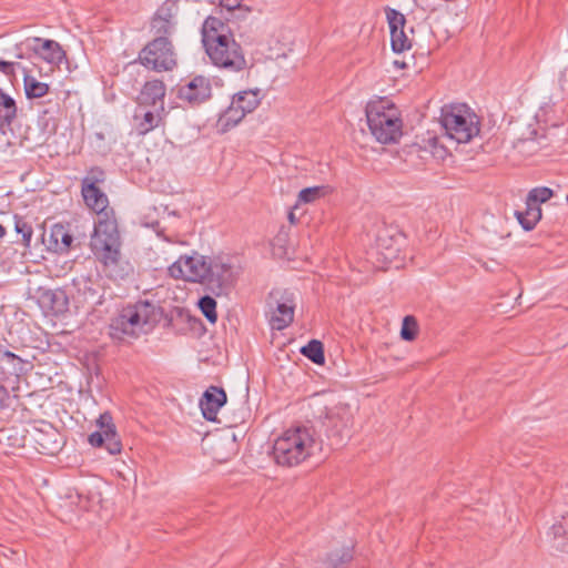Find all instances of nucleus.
<instances>
[{
    "label": "nucleus",
    "mask_w": 568,
    "mask_h": 568,
    "mask_svg": "<svg viewBox=\"0 0 568 568\" xmlns=\"http://www.w3.org/2000/svg\"><path fill=\"white\" fill-rule=\"evenodd\" d=\"M164 316L163 308L149 301H138L123 307L111 320L110 335L123 339L125 336L138 337L151 331Z\"/></svg>",
    "instance_id": "obj_1"
},
{
    "label": "nucleus",
    "mask_w": 568,
    "mask_h": 568,
    "mask_svg": "<svg viewBox=\"0 0 568 568\" xmlns=\"http://www.w3.org/2000/svg\"><path fill=\"white\" fill-rule=\"evenodd\" d=\"M372 135L382 144L398 142L403 134V120L397 106L386 97L369 101L365 108Z\"/></svg>",
    "instance_id": "obj_2"
},
{
    "label": "nucleus",
    "mask_w": 568,
    "mask_h": 568,
    "mask_svg": "<svg viewBox=\"0 0 568 568\" xmlns=\"http://www.w3.org/2000/svg\"><path fill=\"white\" fill-rule=\"evenodd\" d=\"M314 443L312 428L306 426L291 427L274 442L273 458L280 466H297L311 455Z\"/></svg>",
    "instance_id": "obj_3"
},
{
    "label": "nucleus",
    "mask_w": 568,
    "mask_h": 568,
    "mask_svg": "<svg viewBox=\"0 0 568 568\" xmlns=\"http://www.w3.org/2000/svg\"><path fill=\"white\" fill-rule=\"evenodd\" d=\"M121 246L116 221H97L94 223L90 247L105 270L110 272L116 270L122 258Z\"/></svg>",
    "instance_id": "obj_4"
},
{
    "label": "nucleus",
    "mask_w": 568,
    "mask_h": 568,
    "mask_svg": "<svg viewBox=\"0 0 568 568\" xmlns=\"http://www.w3.org/2000/svg\"><path fill=\"white\" fill-rule=\"evenodd\" d=\"M105 181V171L101 166H91L81 181V195L87 207L98 215L97 221H116L114 209L109 205V197L101 189Z\"/></svg>",
    "instance_id": "obj_5"
},
{
    "label": "nucleus",
    "mask_w": 568,
    "mask_h": 568,
    "mask_svg": "<svg viewBox=\"0 0 568 568\" xmlns=\"http://www.w3.org/2000/svg\"><path fill=\"white\" fill-rule=\"evenodd\" d=\"M440 123L445 135L457 143L469 142L480 131L478 116L465 104L445 105Z\"/></svg>",
    "instance_id": "obj_6"
},
{
    "label": "nucleus",
    "mask_w": 568,
    "mask_h": 568,
    "mask_svg": "<svg viewBox=\"0 0 568 568\" xmlns=\"http://www.w3.org/2000/svg\"><path fill=\"white\" fill-rule=\"evenodd\" d=\"M204 48L211 62L217 68L240 72L247 67L242 47L235 41L233 34L216 37L212 43L204 45Z\"/></svg>",
    "instance_id": "obj_7"
},
{
    "label": "nucleus",
    "mask_w": 568,
    "mask_h": 568,
    "mask_svg": "<svg viewBox=\"0 0 568 568\" xmlns=\"http://www.w3.org/2000/svg\"><path fill=\"white\" fill-rule=\"evenodd\" d=\"M138 61L154 72L172 71L178 65V52L173 40L152 38L140 50Z\"/></svg>",
    "instance_id": "obj_8"
},
{
    "label": "nucleus",
    "mask_w": 568,
    "mask_h": 568,
    "mask_svg": "<svg viewBox=\"0 0 568 568\" xmlns=\"http://www.w3.org/2000/svg\"><path fill=\"white\" fill-rule=\"evenodd\" d=\"M260 89L244 90L232 97L231 104L220 114L217 126L222 132L237 125L246 114L252 113L261 103Z\"/></svg>",
    "instance_id": "obj_9"
},
{
    "label": "nucleus",
    "mask_w": 568,
    "mask_h": 568,
    "mask_svg": "<svg viewBox=\"0 0 568 568\" xmlns=\"http://www.w3.org/2000/svg\"><path fill=\"white\" fill-rule=\"evenodd\" d=\"M29 446L42 455L53 456L63 445L62 434L51 423L45 420L30 422Z\"/></svg>",
    "instance_id": "obj_10"
},
{
    "label": "nucleus",
    "mask_w": 568,
    "mask_h": 568,
    "mask_svg": "<svg viewBox=\"0 0 568 568\" xmlns=\"http://www.w3.org/2000/svg\"><path fill=\"white\" fill-rule=\"evenodd\" d=\"M179 0H165L150 18L152 38L172 40L178 28Z\"/></svg>",
    "instance_id": "obj_11"
},
{
    "label": "nucleus",
    "mask_w": 568,
    "mask_h": 568,
    "mask_svg": "<svg viewBox=\"0 0 568 568\" xmlns=\"http://www.w3.org/2000/svg\"><path fill=\"white\" fill-rule=\"evenodd\" d=\"M203 285L215 295L226 293L234 282L233 267L221 256L207 257Z\"/></svg>",
    "instance_id": "obj_12"
},
{
    "label": "nucleus",
    "mask_w": 568,
    "mask_h": 568,
    "mask_svg": "<svg viewBox=\"0 0 568 568\" xmlns=\"http://www.w3.org/2000/svg\"><path fill=\"white\" fill-rule=\"evenodd\" d=\"M207 257L197 253L190 256H180L178 261L169 266V274L175 280H184L203 285Z\"/></svg>",
    "instance_id": "obj_13"
},
{
    "label": "nucleus",
    "mask_w": 568,
    "mask_h": 568,
    "mask_svg": "<svg viewBox=\"0 0 568 568\" xmlns=\"http://www.w3.org/2000/svg\"><path fill=\"white\" fill-rule=\"evenodd\" d=\"M99 430L89 435L88 442L92 447H104L111 455L120 454L122 443L118 435L113 417L109 412L102 413L97 419Z\"/></svg>",
    "instance_id": "obj_14"
},
{
    "label": "nucleus",
    "mask_w": 568,
    "mask_h": 568,
    "mask_svg": "<svg viewBox=\"0 0 568 568\" xmlns=\"http://www.w3.org/2000/svg\"><path fill=\"white\" fill-rule=\"evenodd\" d=\"M323 426L326 436L332 440V445L339 446L344 439L349 437V427L352 426V416L347 408L335 407L326 413Z\"/></svg>",
    "instance_id": "obj_15"
},
{
    "label": "nucleus",
    "mask_w": 568,
    "mask_h": 568,
    "mask_svg": "<svg viewBox=\"0 0 568 568\" xmlns=\"http://www.w3.org/2000/svg\"><path fill=\"white\" fill-rule=\"evenodd\" d=\"M404 236L392 227H384L378 231L376 237V252L385 263H393L399 258Z\"/></svg>",
    "instance_id": "obj_16"
},
{
    "label": "nucleus",
    "mask_w": 568,
    "mask_h": 568,
    "mask_svg": "<svg viewBox=\"0 0 568 568\" xmlns=\"http://www.w3.org/2000/svg\"><path fill=\"white\" fill-rule=\"evenodd\" d=\"M212 85L209 78L195 75L184 84L178 85V98L191 105H199L211 98Z\"/></svg>",
    "instance_id": "obj_17"
},
{
    "label": "nucleus",
    "mask_w": 568,
    "mask_h": 568,
    "mask_svg": "<svg viewBox=\"0 0 568 568\" xmlns=\"http://www.w3.org/2000/svg\"><path fill=\"white\" fill-rule=\"evenodd\" d=\"M386 18L390 30V47L395 53H402L412 48V41L404 28L406 18L403 13L393 8L385 9Z\"/></svg>",
    "instance_id": "obj_18"
},
{
    "label": "nucleus",
    "mask_w": 568,
    "mask_h": 568,
    "mask_svg": "<svg viewBox=\"0 0 568 568\" xmlns=\"http://www.w3.org/2000/svg\"><path fill=\"white\" fill-rule=\"evenodd\" d=\"M30 367L28 361L0 345V379L17 382Z\"/></svg>",
    "instance_id": "obj_19"
},
{
    "label": "nucleus",
    "mask_w": 568,
    "mask_h": 568,
    "mask_svg": "<svg viewBox=\"0 0 568 568\" xmlns=\"http://www.w3.org/2000/svg\"><path fill=\"white\" fill-rule=\"evenodd\" d=\"M226 393L222 387L210 386L200 399V408L206 420L215 422L219 409L226 403Z\"/></svg>",
    "instance_id": "obj_20"
},
{
    "label": "nucleus",
    "mask_w": 568,
    "mask_h": 568,
    "mask_svg": "<svg viewBox=\"0 0 568 568\" xmlns=\"http://www.w3.org/2000/svg\"><path fill=\"white\" fill-rule=\"evenodd\" d=\"M164 317L166 320V326L179 334L193 331L196 325L201 324L200 318L191 315V313L183 307H173Z\"/></svg>",
    "instance_id": "obj_21"
},
{
    "label": "nucleus",
    "mask_w": 568,
    "mask_h": 568,
    "mask_svg": "<svg viewBox=\"0 0 568 568\" xmlns=\"http://www.w3.org/2000/svg\"><path fill=\"white\" fill-rule=\"evenodd\" d=\"M282 298V302H276V308L271 317V326L277 331L286 328L294 321L293 294L285 292Z\"/></svg>",
    "instance_id": "obj_22"
},
{
    "label": "nucleus",
    "mask_w": 568,
    "mask_h": 568,
    "mask_svg": "<svg viewBox=\"0 0 568 568\" xmlns=\"http://www.w3.org/2000/svg\"><path fill=\"white\" fill-rule=\"evenodd\" d=\"M32 50L36 54L51 64H60L65 59L61 44L54 40L33 38Z\"/></svg>",
    "instance_id": "obj_23"
},
{
    "label": "nucleus",
    "mask_w": 568,
    "mask_h": 568,
    "mask_svg": "<svg viewBox=\"0 0 568 568\" xmlns=\"http://www.w3.org/2000/svg\"><path fill=\"white\" fill-rule=\"evenodd\" d=\"M40 304L54 315H61L69 311V296L62 288L40 290Z\"/></svg>",
    "instance_id": "obj_24"
},
{
    "label": "nucleus",
    "mask_w": 568,
    "mask_h": 568,
    "mask_svg": "<svg viewBox=\"0 0 568 568\" xmlns=\"http://www.w3.org/2000/svg\"><path fill=\"white\" fill-rule=\"evenodd\" d=\"M29 430L30 422L1 429L0 444L13 449L29 446Z\"/></svg>",
    "instance_id": "obj_25"
},
{
    "label": "nucleus",
    "mask_w": 568,
    "mask_h": 568,
    "mask_svg": "<svg viewBox=\"0 0 568 568\" xmlns=\"http://www.w3.org/2000/svg\"><path fill=\"white\" fill-rule=\"evenodd\" d=\"M73 236L69 229L63 224H54L49 234V248L55 253H67L70 251Z\"/></svg>",
    "instance_id": "obj_26"
},
{
    "label": "nucleus",
    "mask_w": 568,
    "mask_h": 568,
    "mask_svg": "<svg viewBox=\"0 0 568 568\" xmlns=\"http://www.w3.org/2000/svg\"><path fill=\"white\" fill-rule=\"evenodd\" d=\"M165 95V85L161 80H152L144 83L139 95L138 103L140 105H155L158 101H162Z\"/></svg>",
    "instance_id": "obj_27"
},
{
    "label": "nucleus",
    "mask_w": 568,
    "mask_h": 568,
    "mask_svg": "<svg viewBox=\"0 0 568 568\" xmlns=\"http://www.w3.org/2000/svg\"><path fill=\"white\" fill-rule=\"evenodd\" d=\"M226 34H232V32L221 19L210 16L204 20L202 26L203 45L212 43L216 37H226Z\"/></svg>",
    "instance_id": "obj_28"
},
{
    "label": "nucleus",
    "mask_w": 568,
    "mask_h": 568,
    "mask_svg": "<svg viewBox=\"0 0 568 568\" xmlns=\"http://www.w3.org/2000/svg\"><path fill=\"white\" fill-rule=\"evenodd\" d=\"M17 103L0 89V130L9 128L17 118Z\"/></svg>",
    "instance_id": "obj_29"
},
{
    "label": "nucleus",
    "mask_w": 568,
    "mask_h": 568,
    "mask_svg": "<svg viewBox=\"0 0 568 568\" xmlns=\"http://www.w3.org/2000/svg\"><path fill=\"white\" fill-rule=\"evenodd\" d=\"M515 216L525 231H531L541 220L542 212L540 206H535L526 201V209L524 211H515Z\"/></svg>",
    "instance_id": "obj_30"
},
{
    "label": "nucleus",
    "mask_w": 568,
    "mask_h": 568,
    "mask_svg": "<svg viewBox=\"0 0 568 568\" xmlns=\"http://www.w3.org/2000/svg\"><path fill=\"white\" fill-rule=\"evenodd\" d=\"M333 192H334V189L328 184L305 187V189L301 190L297 195V204L314 203L317 200L332 194Z\"/></svg>",
    "instance_id": "obj_31"
},
{
    "label": "nucleus",
    "mask_w": 568,
    "mask_h": 568,
    "mask_svg": "<svg viewBox=\"0 0 568 568\" xmlns=\"http://www.w3.org/2000/svg\"><path fill=\"white\" fill-rule=\"evenodd\" d=\"M550 534L554 538L552 548L559 551H568V542H557L558 539H568V514L562 515L561 518L551 526Z\"/></svg>",
    "instance_id": "obj_32"
},
{
    "label": "nucleus",
    "mask_w": 568,
    "mask_h": 568,
    "mask_svg": "<svg viewBox=\"0 0 568 568\" xmlns=\"http://www.w3.org/2000/svg\"><path fill=\"white\" fill-rule=\"evenodd\" d=\"M353 547H343L342 549L327 554L323 565L325 568H343L353 560Z\"/></svg>",
    "instance_id": "obj_33"
},
{
    "label": "nucleus",
    "mask_w": 568,
    "mask_h": 568,
    "mask_svg": "<svg viewBox=\"0 0 568 568\" xmlns=\"http://www.w3.org/2000/svg\"><path fill=\"white\" fill-rule=\"evenodd\" d=\"M301 354L317 365H323L325 362L324 345L318 339H311L301 348Z\"/></svg>",
    "instance_id": "obj_34"
},
{
    "label": "nucleus",
    "mask_w": 568,
    "mask_h": 568,
    "mask_svg": "<svg viewBox=\"0 0 568 568\" xmlns=\"http://www.w3.org/2000/svg\"><path fill=\"white\" fill-rule=\"evenodd\" d=\"M24 92L28 99H38L44 97L49 92V85L38 81L32 75H26L23 79Z\"/></svg>",
    "instance_id": "obj_35"
},
{
    "label": "nucleus",
    "mask_w": 568,
    "mask_h": 568,
    "mask_svg": "<svg viewBox=\"0 0 568 568\" xmlns=\"http://www.w3.org/2000/svg\"><path fill=\"white\" fill-rule=\"evenodd\" d=\"M73 284L78 286V292L82 293L84 301L95 303L99 300L100 296L94 287V283L89 277L75 278Z\"/></svg>",
    "instance_id": "obj_36"
},
{
    "label": "nucleus",
    "mask_w": 568,
    "mask_h": 568,
    "mask_svg": "<svg viewBox=\"0 0 568 568\" xmlns=\"http://www.w3.org/2000/svg\"><path fill=\"white\" fill-rule=\"evenodd\" d=\"M197 306L201 310L202 314L205 316V318L211 323L215 324L217 321V313H216V301L209 295L202 296Z\"/></svg>",
    "instance_id": "obj_37"
},
{
    "label": "nucleus",
    "mask_w": 568,
    "mask_h": 568,
    "mask_svg": "<svg viewBox=\"0 0 568 568\" xmlns=\"http://www.w3.org/2000/svg\"><path fill=\"white\" fill-rule=\"evenodd\" d=\"M555 195V192L547 186H538L531 189L526 197L535 206H540L541 203L549 201Z\"/></svg>",
    "instance_id": "obj_38"
},
{
    "label": "nucleus",
    "mask_w": 568,
    "mask_h": 568,
    "mask_svg": "<svg viewBox=\"0 0 568 568\" xmlns=\"http://www.w3.org/2000/svg\"><path fill=\"white\" fill-rule=\"evenodd\" d=\"M38 125L42 130L43 141H47L49 136L57 132L58 121L55 118L49 115L48 110H44L38 118Z\"/></svg>",
    "instance_id": "obj_39"
},
{
    "label": "nucleus",
    "mask_w": 568,
    "mask_h": 568,
    "mask_svg": "<svg viewBox=\"0 0 568 568\" xmlns=\"http://www.w3.org/2000/svg\"><path fill=\"white\" fill-rule=\"evenodd\" d=\"M418 335V323L415 316L406 315L403 318L402 328H400V337L404 341L412 342L416 339Z\"/></svg>",
    "instance_id": "obj_40"
},
{
    "label": "nucleus",
    "mask_w": 568,
    "mask_h": 568,
    "mask_svg": "<svg viewBox=\"0 0 568 568\" xmlns=\"http://www.w3.org/2000/svg\"><path fill=\"white\" fill-rule=\"evenodd\" d=\"M14 230L18 234L22 236V244L24 246H30V241L33 234L32 226L19 215H14Z\"/></svg>",
    "instance_id": "obj_41"
},
{
    "label": "nucleus",
    "mask_w": 568,
    "mask_h": 568,
    "mask_svg": "<svg viewBox=\"0 0 568 568\" xmlns=\"http://www.w3.org/2000/svg\"><path fill=\"white\" fill-rule=\"evenodd\" d=\"M161 121V118L152 111H146L141 121L138 123V131L140 134H146L155 129Z\"/></svg>",
    "instance_id": "obj_42"
},
{
    "label": "nucleus",
    "mask_w": 568,
    "mask_h": 568,
    "mask_svg": "<svg viewBox=\"0 0 568 568\" xmlns=\"http://www.w3.org/2000/svg\"><path fill=\"white\" fill-rule=\"evenodd\" d=\"M424 149L428 150L435 158L445 159L448 154L447 148L439 143V138L436 135L429 136L424 140Z\"/></svg>",
    "instance_id": "obj_43"
},
{
    "label": "nucleus",
    "mask_w": 568,
    "mask_h": 568,
    "mask_svg": "<svg viewBox=\"0 0 568 568\" xmlns=\"http://www.w3.org/2000/svg\"><path fill=\"white\" fill-rule=\"evenodd\" d=\"M3 383L4 381L0 379V412L9 407L10 404V394Z\"/></svg>",
    "instance_id": "obj_44"
},
{
    "label": "nucleus",
    "mask_w": 568,
    "mask_h": 568,
    "mask_svg": "<svg viewBox=\"0 0 568 568\" xmlns=\"http://www.w3.org/2000/svg\"><path fill=\"white\" fill-rule=\"evenodd\" d=\"M0 72L7 77H13L16 74V63L0 60Z\"/></svg>",
    "instance_id": "obj_45"
},
{
    "label": "nucleus",
    "mask_w": 568,
    "mask_h": 568,
    "mask_svg": "<svg viewBox=\"0 0 568 568\" xmlns=\"http://www.w3.org/2000/svg\"><path fill=\"white\" fill-rule=\"evenodd\" d=\"M242 0H220V7L233 11L241 7Z\"/></svg>",
    "instance_id": "obj_46"
},
{
    "label": "nucleus",
    "mask_w": 568,
    "mask_h": 568,
    "mask_svg": "<svg viewBox=\"0 0 568 568\" xmlns=\"http://www.w3.org/2000/svg\"><path fill=\"white\" fill-rule=\"evenodd\" d=\"M287 219H288V221H290V223H291V224H296V223H297V219H296V216H295V214H294V212H293V211H290V212H288V216H287Z\"/></svg>",
    "instance_id": "obj_47"
},
{
    "label": "nucleus",
    "mask_w": 568,
    "mask_h": 568,
    "mask_svg": "<svg viewBox=\"0 0 568 568\" xmlns=\"http://www.w3.org/2000/svg\"><path fill=\"white\" fill-rule=\"evenodd\" d=\"M7 235V229L0 223V240Z\"/></svg>",
    "instance_id": "obj_48"
},
{
    "label": "nucleus",
    "mask_w": 568,
    "mask_h": 568,
    "mask_svg": "<svg viewBox=\"0 0 568 568\" xmlns=\"http://www.w3.org/2000/svg\"><path fill=\"white\" fill-rule=\"evenodd\" d=\"M395 64H396V65H399L400 68H404V67H405V63H404V62L402 63V62H397V61H396V62H395Z\"/></svg>",
    "instance_id": "obj_49"
},
{
    "label": "nucleus",
    "mask_w": 568,
    "mask_h": 568,
    "mask_svg": "<svg viewBox=\"0 0 568 568\" xmlns=\"http://www.w3.org/2000/svg\"><path fill=\"white\" fill-rule=\"evenodd\" d=\"M395 64H396V65H399L400 68H404V67H405V63H404V62L402 63V62H397V61H396V62H395Z\"/></svg>",
    "instance_id": "obj_50"
}]
</instances>
